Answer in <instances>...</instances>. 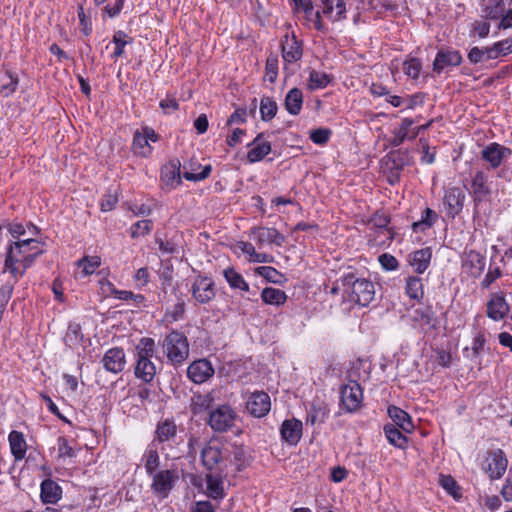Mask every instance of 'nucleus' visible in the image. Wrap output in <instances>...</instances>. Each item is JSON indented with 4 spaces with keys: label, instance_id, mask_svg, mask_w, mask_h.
I'll use <instances>...</instances> for the list:
<instances>
[{
    "label": "nucleus",
    "instance_id": "f257e3e1",
    "mask_svg": "<svg viewBox=\"0 0 512 512\" xmlns=\"http://www.w3.org/2000/svg\"><path fill=\"white\" fill-rule=\"evenodd\" d=\"M344 296L350 302L367 306L375 297L374 284L366 278L357 277L355 273L348 272L340 277Z\"/></svg>",
    "mask_w": 512,
    "mask_h": 512
},
{
    "label": "nucleus",
    "instance_id": "f03ea898",
    "mask_svg": "<svg viewBox=\"0 0 512 512\" xmlns=\"http://www.w3.org/2000/svg\"><path fill=\"white\" fill-rule=\"evenodd\" d=\"M155 353V342L152 338H142L136 346L135 376L145 383L153 380L156 367L151 358Z\"/></svg>",
    "mask_w": 512,
    "mask_h": 512
},
{
    "label": "nucleus",
    "instance_id": "7ed1b4c3",
    "mask_svg": "<svg viewBox=\"0 0 512 512\" xmlns=\"http://www.w3.org/2000/svg\"><path fill=\"white\" fill-rule=\"evenodd\" d=\"M162 349L168 363L175 367L182 365L189 356L187 337L179 331H172L165 336L162 342Z\"/></svg>",
    "mask_w": 512,
    "mask_h": 512
},
{
    "label": "nucleus",
    "instance_id": "20e7f679",
    "mask_svg": "<svg viewBox=\"0 0 512 512\" xmlns=\"http://www.w3.org/2000/svg\"><path fill=\"white\" fill-rule=\"evenodd\" d=\"M228 447L218 441H209L201 450L203 466L210 471L227 467Z\"/></svg>",
    "mask_w": 512,
    "mask_h": 512
},
{
    "label": "nucleus",
    "instance_id": "39448f33",
    "mask_svg": "<svg viewBox=\"0 0 512 512\" xmlns=\"http://www.w3.org/2000/svg\"><path fill=\"white\" fill-rule=\"evenodd\" d=\"M507 466L508 459L501 449L488 451L482 462V469L491 480L500 479L504 475Z\"/></svg>",
    "mask_w": 512,
    "mask_h": 512
},
{
    "label": "nucleus",
    "instance_id": "423d86ee",
    "mask_svg": "<svg viewBox=\"0 0 512 512\" xmlns=\"http://www.w3.org/2000/svg\"><path fill=\"white\" fill-rule=\"evenodd\" d=\"M236 413L228 405H221L210 412L209 425L217 432H225L234 426Z\"/></svg>",
    "mask_w": 512,
    "mask_h": 512
},
{
    "label": "nucleus",
    "instance_id": "0eeeda50",
    "mask_svg": "<svg viewBox=\"0 0 512 512\" xmlns=\"http://www.w3.org/2000/svg\"><path fill=\"white\" fill-rule=\"evenodd\" d=\"M190 291L195 301L199 304H207L216 296L214 281L202 275L197 276L193 280Z\"/></svg>",
    "mask_w": 512,
    "mask_h": 512
},
{
    "label": "nucleus",
    "instance_id": "6e6552de",
    "mask_svg": "<svg viewBox=\"0 0 512 512\" xmlns=\"http://www.w3.org/2000/svg\"><path fill=\"white\" fill-rule=\"evenodd\" d=\"M341 405L346 412H355L363 400L362 388L356 381H350L340 389Z\"/></svg>",
    "mask_w": 512,
    "mask_h": 512
},
{
    "label": "nucleus",
    "instance_id": "1a4fd4ad",
    "mask_svg": "<svg viewBox=\"0 0 512 512\" xmlns=\"http://www.w3.org/2000/svg\"><path fill=\"white\" fill-rule=\"evenodd\" d=\"M462 60L459 51L450 48H441L438 50L434 59L433 71L439 75L449 68L459 66Z\"/></svg>",
    "mask_w": 512,
    "mask_h": 512
},
{
    "label": "nucleus",
    "instance_id": "9d476101",
    "mask_svg": "<svg viewBox=\"0 0 512 512\" xmlns=\"http://www.w3.org/2000/svg\"><path fill=\"white\" fill-rule=\"evenodd\" d=\"M153 476L151 488L153 493L160 497L166 498L172 490L175 481L178 479L177 475L170 470L159 471Z\"/></svg>",
    "mask_w": 512,
    "mask_h": 512
},
{
    "label": "nucleus",
    "instance_id": "9b49d317",
    "mask_svg": "<svg viewBox=\"0 0 512 512\" xmlns=\"http://www.w3.org/2000/svg\"><path fill=\"white\" fill-rule=\"evenodd\" d=\"M511 153V149L493 142L483 148L481 158L489 164V168L497 169Z\"/></svg>",
    "mask_w": 512,
    "mask_h": 512
},
{
    "label": "nucleus",
    "instance_id": "f8f14e48",
    "mask_svg": "<svg viewBox=\"0 0 512 512\" xmlns=\"http://www.w3.org/2000/svg\"><path fill=\"white\" fill-rule=\"evenodd\" d=\"M250 235L259 247H262L264 244L282 246L285 242V236L275 228L254 227L251 229Z\"/></svg>",
    "mask_w": 512,
    "mask_h": 512
},
{
    "label": "nucleus",
    "instance_id": "ddd939ff",
    "mask_svg": "<svg viewBox=\"0 0 512 512\" xmlns=\"http://www.w3.org/2000/svg\"><path fill=\"white\" fill-rule=\"evenodd\" d=\"M465 193L459 187H449L445 190L443 205L449 217L454 218L463 208Z\"/></svg>",
    "mask_w": 512,
    "mask_h": 512
},
{
    "label": "nucleus",
    "instance_id": "4468645a",
    "mask_svg": "<svg viewBox=\"0 0 512 512\" xmlns=\"http://www.w3.org/2000/svg\"><path fill=\"white\" fill-rule=\"evenodd\" d=\"M213 375L214 368L207 359L196 360L187 368L188 378L196 384L204 383Z\"/></svg>",
    "mask_w": 512,
    "mask_h": 512
},
{
    "label": "nucleus",
    "instance_id": "2eb2a0df",
    "mask_svg": "<svg viewBox=\"0 0 512 512\" xmlns=\"http://www.w3.org/2000/svg\"><path fill=\"white\" fill-rule=\"evenodd\" d=\"M246 408L251 415L261 418L271 409L270 396L263 391L254 392L248 399Z\"/></svg>",
    "mask_w": 512,
    "mask_h": 512
},
{
    "label": "nucleus",
    "instance_id": "dca6fc26",
    "mask_svg": "<svg viewBox=\"0 0 512 512\" xmlns=\"http://www.w3.org/2000/svg\"><path fill=\"white\" fill-rule=\"evenodd\" d=\"M102 363L104 368L112 373H119L125 368V352L122 348H111L109 349L103 359Z\"/></svg>",
    "mask_w": 512,
    "mask_h": 512
},
{
    "label": "nucleus",
    "instance_id": "f3484780",
    "mask_svg": "<svg viewBox=\"0 0 512 512\" xmlns=\"http://www.w3.org/2000/svg\"><path fill=\"white\" fill-rule=\"evenodd\" d=\"M462 267L470 276L476 278L485 268V258L479 252L470 250L465 253Z\"/></svg>",
    "mask_w": 512,
    "mask_h": 512
},
{
    "label": "nucleus",
    "instance_id": "a211bd4d",
    "mask_svg": "<svg viewBox=\"0 0 512 512\" xmlns=\"http://www.w3.org/2000/svg\"><path fill=\"white\" fill-rule=\"evenodd\" d=\"M264 134L260 133L248 146L251 149L248 151L247 159L250 163L261 161L266 155L271 152V144L269 141L263 140Z\"/></svg>",
    "mask_w": 512,
    "mask_h": 512
},
{
    "label": "nucleus",
    "instance_id": "6ab92c4d",
    "mask_svg": "<svg viewBox=\"0 0 512 512\" xmlns=\"http://www.w3.org/2000/svg\"><path fill=\"white\" fill-rule=\"evenodd\" d=\"M283 440L291 445H296L302 435V422L297 419L285 420L280 429Z\"/></svg>",
    "mask_w": 512,
    "mask_h": 512
},
{
    "label": "nucleus",
    "instance_id": "aec40b11",
    "mask_svg": "<svg viewBox=\"0 0 512 512\" xmlns=\"http://www.w3.org/2000/svg\"><path fill=\"white\" fill-rule=\"evenodd\" d=\"M481 16L485 19L497 20L505 10L504 0H480Z\"/></svg>",
    "mask_w": 512,
    "mask_h": 512
},
{
    "label": "nucleus",
    "instance_id": "412c9836",
    "mask_svg": "<svg viewBox=\"0 0 512 512\" xmlns=\"http://www.w3.org/2000/svg\"><path fill=\"white\" fill-rule=\"evenodd\" d=\"M282 56L287 63L296 62L301 59V45L295 37L290 39L288 36H285V40L282 41Z\"/></svg>",
    "mask_w": 512,
    "mask_h": 512
},
{
    "label": "nucleus",
    "instance_id": "4be33fe9",
    "mask_svg": "<svg viewBox=\"0 0 512 512\" xmlns=\"http://www.w3.org/2000/svg\"><path fill=\"white\" fill-rule=\"evenodd\" d=\"M432 251L429 247L413 252L409 263L416 273L422 274L430 265Z\"/></svg>",
    "mask_w": 512,
    "mask_h": 512
},
{
    "label": "nucleus",
    "instance_id": "5701e85b",
    "mask_svg": "<svg viewBox=\"0 0 512 512\" xmlns=\"http://www.w3.org/2000/svg\"><path fill=\"white\" fill-rule=\"evenodd\" d=\"M415 120L412 118L402 119L399 128L392 132L389 143L392 147L400 146L405 140H412L410 128L414 125Z\"/></svg>",
    "mask_w": 512,
    "mask_h": 512
},
{
    "label": "nucleus",
    "instance_id": "b1692460",
    "mask_svg": "<svg viewBox=\"0 0 512 512\" xmlns=\"http://www.w3.org/2000/svg\"><path fill=\"white\" fill-rule=\"evenodd\" d=\"M10 450L16 461L24 459L27 451V443L23 433L13 430L8 436Z\"/></svg>",
    "mask_w": 512,
    "mask_h": 512
},
{
    "label": "nucleus",
    "instance_id": "393cba45",
    "mask_svg": "<svg viewBox=\"0 0 512 512\" xmlns=\"http://www.w3.org/2000/svg\"><path fill=\"white\" fill-rule=\"evenodd\" d=\"M388 415L393 421L395 427L401 428L403 431L410 433L413 428V422L408 413L396 406H390L388 408Z\"/></svg>",
    "mask_w": 512,
    "mask_h": 512
},
{
    "label": "nucleus",
    "instance_id": "a878e982",
    "mask_svg": "<svg viewBox=\"0 0 512 512\" xmlns=\"http://www.w3.org/2000/svg\"><path fill=\"white\" fill-rule=\"evenodd\" d=\"M8 250L13 253L16 257L22 256L25 254H30L35 250H43L41 248V243L33 238L27 239H18L13 244H11Z\"/></svg>",
    "mask_w": 512,
    "mask_h": 512
},
{
    "label": "nucleus",
    "instance_id": "bb28decb",
    "mask_svg": "<svg viewBox=\"0 0 512 512\" xmlns=\"http://www.w3.org/2000/svg\"><path fill=\"white\" fill-rule=\"evenodd\" d=\"M62 494L61 487L53 480L46 479L41 483V499L44 503H56Z\"/></svg>",
    "mask_w": 512,
    "mask_h": 512
},
{
    "label": "nucleus",
    "instance_id": "cd10ccee",
    "mask_svg": "<svg viewBox=\"0 0 512 512\" xmlns=\"http://www.w3.org/2000/svg\"><path fill=\"white\" fill-rule=\"evenodd\" d=\"M508 312V305L502 296H494L487 304V315L489 318L499 321Z\"/></svg>",
    "mask_w": 512,
    "mask_h": 512
},
{
    "label": "nucleus",
    "instance_id": "c85d7f7f",
    "mask_svg": "<svg viewBox=\"0 0 512 512\" xmlns=\"http://www.w3.org/2000/svg\"><path fill=\"white\" fill-rule=\"evenodd\" d=\"M488 176L483 171H477L472 179V192L476 199L482 200L490 193L487 185Z\"/></svg>",
    "mask_w": 512,
    "mask_h": 512
},
{
    "label": "nucleus",
    "instance_id": "c756f323",
    "mask_svg": "<svg viewBox=\"0 0 512 512\" xmlns=\"http://www.w3.org/2000/svg\"><path fill=\"white\" fill-rule=\"evenodd\" d=\"M303 104V95L300 89L292 88L285 97L286 110L291 115H298Z\"/></svg>",
    "mask_w": 512,
    "mask_h": 512
},
{
    "label": "nucleus",
    "instance_id": "7c9ffc66",
    "mask_svg": "<svg viewBox=\"0 0 512 512\" xmlns=\"http://www.w3.org/2000/svg\"><path fill=\"white\" fill-rule=\"evenodd\" d=\"M261 298L266 304L280 306L286 302L287 295L278 288L266 287L261 292Z\"/></svg>",
    "mask_w": 512,
    "mask_h": 512
},
{
    "label": "nucleus",
    "instance_id": "2f4dec72",
    "mask_svg": "<svg viewBox=\"0 0 512 512\" xmlns=\"http://www.w3.org/2000/svg\"><path fill=\"white\" fill-rule=\"evenodd\" d=\"M162 180L166 185L176 186L181 183V164L180 162L173 161L169 166H166L162 172Z\"/></svg>",
    "mask_w": 512,
    "mask_h": 512
},
{
    "label": "nucleus",
    "instance_id": "473e14b6",
    "mask_svg": "<svg viewBox=\"0 0 512 512\" xmlns=\"http://www.w3.org/2000/svg\"><path fill=\"white\" fill-rule=\"evenodd\" d=\"M384 434L388 442L398 448H404L407 444V438L393 424H386L383 428Z\"/></svg>",
    "mask_w": 512,
    "mask_h": 512
},
{
    "label": "nucleus",
    "instance_id": "72a5a7b5",
    "mask_svg": "<svg viewBox=\"0 0 512 512\" xmlns=\"http://www.w3.org/2000/svg\"><path fill=\"white\" fill-rule=\"evenodd\" d=\"M5 271L12 275L14 283L23 277L26 272V270L19 264V259L9 250L7 251L5 259Z\"/></svg>",
    "mask_w": 512,
    "mask_h": 512
},
{
    "label": "nucleus",
    "instance_id": "f704fd0d",
    "mask_svg": "<svg viewBox=\"0 0 512 512\" xmlns=\"http://www.w3.org/2000/svg\"><path fill=\"white\" fill-rule=\"evenodd\" d=\"M436 219V212L430 208H426L422 212L421 219L412 224V229L414 232H425L433 226Z\"/></svg>",
    "mask_w": 512,
    "mask_h": 512
},
{
    "label": "nucleus",
    "instance_id": "c9c22d12",
    "mask_svg": "<svg viewBox=\"0 0 512 512\" xmlns=\"http://www.w3.org/2000/svg\"><path fill=\"white\" fill-rule=\"evenodd\" d=\"M223 275L231 288L240 289L242 291L249 290L248 283L244 280L243 276L239 274L234 268L229 267L225 269L223 271Z\"/></svg>",
    "mask_w": 512,
    "mask_h": 512
},
{
    "label": "nucleus",
    "instance_id": "e433bc0d",
    "mask_svg": "<svg viewBox=\"0 0 512 512\" xmlns=\"http://www.w3.org/2000/svg\"><path fill=\"white\" fill-rule=\"evenodd\" d=\"M332 78L330 75L317 70H311L309 73L308 89L317 90L328 86Z\"/></svg>",
    "mask_w": 512,
    "mask_h": 512
},
{
    "label": "nucleus",
    "instance_id": "4c0bfd02",
    "mask_svg": "<svg viewBox=\"0 0 512 512\" xmlns=\"http://www.w3.org/2000/svg\"><path fill=\"white\" fill-rule=\"evenodd\" d=\"M406 294L415 300L422 299L424 295L422 280L416 276H410L406 279Z\"/></svg>",
    "mask_w": 512,
    "mask_h": 512
},
{
    "label": "nucleus",
    "instance_id": "58836bf2",
    "mask_svg": "<svg viewBox=\"0 0 512 512\" xmlns=\"http://www.w3.org/2000/svg\"><path fill=\"white\" fill-rule=\"evenodd\" d=\"M100 264L101 259L98 256H86L77 262L78 268L81 269L80 273L82 277L93 274Z\"/></svg>",
    "mask_w": 512,
    "mask_h": 512
},
{
    "label": "nucleus",
    "instance_id": "ea45409f",
    "mask_svg": "<svg viewBox=\"0 0 512 512\" xmlns=\"http://www.w3.org/2000/svg\"><path fill=\"white\" fill-rule=\"evenodd\" d=\"M112 41L115 44V49L112 54V58L114 59L122 57L124 55L125 46L131 43V39L128 37V35L121 30L114 33Z\"/></svg>",
    "mask_w": 512,
    "mask_h": 512
},
{
    "label": "nucleus",
    "instance_id": "a19ab883",
    "mask_svg": "<svg viewBox=\"0 0 512 512\" xmlns=\"http://www.w3.org/2000/svg\"><path fill=\"white\" fill-rule=\"evenodd\" d=\"M277 112L276 102L269 98L263 97L260 101V113L263 121H269L273 119Z\"/></svg>",
    "mask_w": 512,
    "mask_h": 512
},
{
    "label": "nucleus",
    "instance_id": "79ce46f5",
    "mask_svg": "<svg viewBox=\"0 0 512 512\" xmlns=\"http://www.w3.org/2000/svg\"><path fill=\"white\" fill-rule=\"evenodd\" d=\"M328 416V411L323 406L312 405L306 417V423L311 425L324 423Z\"/></svg>",
    "mask_w": 512,
    "mask_h": 512
},
{
    "label": "nucleus",
    "instance_id": "37998d69",
    "mask_svg": "<svg viewBox=\"0 0 512 512\" xmlns=\"http://www.w3.org/2000/svg\"><path fill=\"white\" fill-rule=\"evenodd\" d=\"M207 490L208 494L213 499H222L224 497V489L222 481L212 475H207Z\"/></svg>",
    "mask_w": 512,
    "mask_h": 512
},
{
    "label": "nucleus",
    "instance_id": "c03bdc74",
    "mask_svg": "<svg viewBox=\"0 0 512 512\" xmlns=\"http://www.w3.org/2000/svg\"><path fill=\"white\" fill-rule=\"evenodd\" d=\"M157 438L160 442L168 441L176 434V425L169 420L160 423L156 430Z\"/></svg>",
    "mask_w": 512,
    "mask_h": 512
},
{
    "label": "nucleus",
    "instance_id": "a18cd8bd",
    "mask_svg": "<svg viewBox=\"0 0 512 512\" xmlns=\"http://www.w3.org/2000/svg\"><path fill=\"white\" fill-rule=\"evenodd\" d=\"M389 161H391V169L399 172L409 163L408 152L397 150L389 153Z\"/></svg>",
    "mask_w": 512,
    "mask_h": 512
},
{
    "label": "nucleus",
    "instance_id": "49530a36",
    "mask_svg": "<svg viewBox=\"0 0 512 512\" xmlns=\"http://www.w3.org/2000/svg\"><path fill=\"white\" fill-rule=\"evenodd\" d=\"M133 149L136 154L147 156L151 152V147L147 139L140 131H136L133 137Z\"/></svg>",
    "mask_w": 512,
    "mask_h": 512
},
{
    "label": "nucleus",
    "instance_id": "de8ad7c7",
    "mask_svg": "<svg viewBox=\"0 0 512 512\" xmlns=\"http://www.w3.org/2000/svg\"><path fill=\"white\" fill-rule=\"evenodd\" d=\"M228 459L227 464H233L237 467L238 470L241 469L242 466L246 464L245 453L243 448L234 446L228 447Z\"/></svg>",
    "mask_w": 512,
    "mask_h": 512
},
{
    "label": "nucleus",
    "instance_id": "09e8293b",
    "mask_svg": "<svg viewBox=\"0 0 512 512\" xmlns=\"http://www.w3.org/2000/svg\"><path fill=\"white\" fill-rule=\"evenodd\" d=\"M278 76V58L276 55H270L266 60L264 79L274 83Z\"/></svg>",
    "mask_w": 512,
    "mask_h": 512
},
{
    "label": "nucleus",
    "instance_id": "8fccbe9b",
    "mask_svg": "<svg viewBox=\"0 0 512 512\" xmlns=\"http://www.w3.org/2000/svg\"><path fill=\"white\" fill-rule=\"evenodd\" d=\"M152 227L153 222L151 220L137 221L130 227V235L134 239L145 236L152 230Z\"/></svg>",
    "mask_w": 512,
    "mask_h": 512
},
{
    "label": "nucleus",
    "instance_id": "3c124183",
    "mask_svg": "<svg viewBox=\"0 0 512 512\" xmlns=\"http://www.w3.org/2000/svg\"><path fill=\"white\" fill-rule=\"evenodd\" d=\"M58 456L60 458H73L76 456V449L65 437H59L57 441Z\"/></svg>",
    "mask_w": 512,
    "mask_h": 512
},
{
    "label": "nucleus",
    "instance_id": "603ef678",
    "mask_svg": "<svg viewBox=\"0 0 512 512\" xmlns=\"http://www.w3.org/2000/svg\"><path fill=\"white\" fill-rule=\"evenodd\" d=\"M183 169H184L183 177L186 180L196 182V181H201V180L206 179L210 175L212 167H211V165H205L201 168V171L199 173H195V172L188 171L187 164L185 163L183 165Z\"/></svg>",
    "mask_w": 512,
    "mask_h": 512
},
{
    "label": "nucleus",
    "instance_id": "864d4df0",
    "mask_svg": "<svg viewBox=\"0 0 512 512\" xmlns=\"http://www.w3.org/2000/svg\"><path fill=\"white\" fill-rule=\"evenodd\" d=\"M159 466V455L156 450L150 449L145 453V469L149 475H153Z\"/></svg>",
    "mask_w": 512,
    "mask_h": 512
},
{
    "label": "nucleus",
    "instance_id": "5fc2aeb1",
    "mask_svg": "<svg viewBox=\"0 0 512 512\" xmlns=\"http://www.w3.org/2000/svg\"><path fill=\"white\" fill-rule=\"evenodd\" d=\"M212 403L210 395H196L192 398V410L194 413H200L209 409Z\"/></svg>",
    "mask_w": 512,
    "mask_h": 512
},
{
    "label": "nucleus",
    "instance_id": "6e6d98bb",
    "mask_svg": "<svg viewBox=\"0 0 512 512\" xmlns=\"http://www.w3.org/2000/svg\"><path fill=\"white\" fill-rule=\"evenodd\" d=\"M420 70L421 63L416 58L409 59L403 63L404 73L413 79H417L419 77Z\"/></svg>",
    "mask_w": 512,
    "mask_h": 512
},
{
    "label": "nucleus",
    "instance_id": "4d7b16f0",
    "mask_svg": "<svg viewBox=\"0 0 512 512\" xmlns=\"http://www.w3.org/2000/svg\"><path fill=\"white\" fill-rule=\"evenodd\" d=\"M6 74L10 81L8 83L2 85L0 88V94L3 97H9L10 95H12L16 91V88L19 83V79L17 76L13 75L9 71H7Z\"/></svg>",
    "mask_w": 512,
    "mask_h": 512
},
{
    "label": "nucleus",
    "instance_id": "13d9d810",
    "mask_svg": "<svg viewBox=\"0 0 512 512\" xmlns=\"http://www.w3.org/2000/svg\"><path fill=\"white\" fill-rule=\"evenodd\" d=\"M348 0H334V9L336 10L335 14L331 13V16H328L332 21H340L346 18V6Z\"/></svg>",
    "mask_w": 512,
    "mask_h": 512
},
{
    "label": "nucleus",
    "instance_id": "bf43d9fd",
    "mask_svg": "<svg viewBox=\"0 0 512 512\" xmlns=\"http://www.w3.org/2000/svg\"><path fill=\"white\" fill-rule=\"evenodd\" d=\"M330 135V130L319 128L310 132V139L316 144H325L329 140Z\"/></svg>",
    "mask_w": 512,
    "mask_h": 512
},
{
    "label": "nucleus",
    "instance_id": "052dcab7",
    "mask_svg": "<svg viewBox=\"0 0 512 512\" xmlns=\"http://www.w3.org/2000/svg\"><path fill=\"white\" fill-rule=\"evenodd\" d=\"M156 243L159 246V250L163 253L174 254L179 252V247L173 239L164 241L160 238H157Z\"/></svg>",
    "mask_w": 512,
    "mask_h": 512
},
{
    "label": "nucleus",
    "instance_id": "680f3d73",
    "mask_svg": "<svg viewBox=\"0 0 512 512\" xmlns=\"http://www.w3.org/2000/svg\"><path fill=\"white\" fill-rule=\"evenodd\" d=\"M379 262L381 266L387 271L395 270L398 267L397 259L393 255H390L388 253L380 255Z\"/></svg>",
    "mask_w": 512,
    "mask_h": 512
},
{
    "label": "nucleus",
    "instance_id": "e2e57ef3",
    "mask_svg": "<svg viewBox=\"0 0 512 512\" xmlns=\"http://www.w3.org/2000/svg\"><path fill=\"white\" fill-rule=\"evenodd\" d=\"M256 272L270 282L276 283L279 272L271 266H261L256 269Z\"/></svg>",
    "mask_w": 512,
    "mask_h": 512
},
{
    "label": "nucleus",
    "instance_id": "0e129e2a",
    "mask_svg": "<svg viewBox=\"0 0 512 512\" xmlns=\"http://www.w3.org/2000/svg\"><path fill=\"white\" fill-rule=\"evenodd\" d=\"M43 250H35L34 252L30 253V254H25V255H22V256H18L17 258L19 259V264L25 269L27 270L29 267H31L34 263V261L36 260V258L43 254Z\"/></svg>",
    "mask_w": 512,
    "mask_h": 512
},
{
    "label": "nucleus",
    "instance_id": "69168bd1",
    "mask_svg": "<svg viewBox=\"0 0 512 512\" xmlns=\"http://www.w3.org/2000/svg\"><path fill=\"white\" fill-rule=\"evenodd\" d=\"M43 250H35L34 252L30 253V254H25V255H22V256H18L17 258L19 259V264L25 269L27 270L29 267H31L34 263V261L36 260V258L43 254Z\"/></svg>",
    "mask_w": 512,
    "mask_h": 512
},
{
    "label": "nucleus",
    "instance_id": "338daca9",
    "mask_svg": "<svg viewBox=\"0 0 512 512\" xmlns=\"http://www.w3.org/2000/svg\"><path fill=\"white\" fill-rule=\"evenodd\" d=\"M13 291V284L8 283L0 287V310L4 311Z\"/></svg>",
    "mask_w": 512,
    "mask_h": 512
},
{
    "label": "nucleus",
    "instance_id": "774afa93",
    "mask_svg": "<svg viewBox=\"0 0 512 512\" xmlns=\"http://www.w3.org/2000/svg\"><path fill=\"white\" fill-rule=\"evenodd\" d=\"M485 342H486L485 337L481 333H478L474 337L473 342H472V347H471L473 358L479 357L480 353L482 352V350L484 348Z\"/></svg>",
    "mask_w": 512,
    "mask_h": 512
}]
</instances>
